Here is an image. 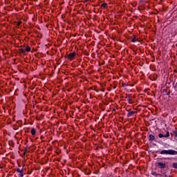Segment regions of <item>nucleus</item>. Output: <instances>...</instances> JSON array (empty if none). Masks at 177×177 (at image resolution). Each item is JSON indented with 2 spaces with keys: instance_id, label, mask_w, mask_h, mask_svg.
Masks as SVG:
<instances>
[{
  "instance_id": "obj_3",
  "label": "nucleus",
  "mask_w": 177,
  "mask_h": 177,
  "mask_svg": "<svg viewBox=\"0 0 177 177\" xmlns=\"http://www.w3.org/2000/svg\"><path fill=\"white\" fill-rule=\"evenodd\" d=\"M158 137L159 138H169V131H167V134L166 135H162V134H161V133H160L159 135H158Z\"/></svg>"
},
{
  "instance_id": "obj_14",
  "label": "nucleus",
  "mask_w": 177,
  "mask_h": 177,
  "mask_svg": "<svg viewBox=\"0 0 177 177\" xmlns=\"http://www.w3.org/2000/svg\"><path fill=\"white\" fill-rule=\"evenodd\" d=\"M102 6H104V8H106V6H107V4H102Z\"/></svg>"
},
{
  "instance_id": "obj_15",
  "label": "nucleus",
  "mask_w": 177,
  "mask_h": 177,
  "mask_svg": "<svg viewBox=\"0 0 177 177\" xmlns=\"http://www.w3.org/2000/svg\"><path fill=\"white\" fill-rule=\"evenodd\" d=\"M158 176H161V174H158Z\"/></svg>"
},
{
  "instance_id": "obj_9",
  "label": "nucleus",
  "mask_w": 177,
  "mask_h": 177,
  "mask_svg": "<svg viewBox=\"0 0 177 177\" xmlns=\"http://www.w3.org/2000/svg\"><path fill=\"white\" fill-rule=\"evenodd\" d=\"M138 41V39L136 37H133L131 40V42H136Z\"/></svg>"
},
{
  "instance_id": "obj_7",
  "label": "nucleus",
  "mask_w": 177,
  "mask_h": 177,
  "mask_svg": "<svg viewBox=\"0 0 177 177\" xmlns=\"http://www.w3.org/2000/svg\"><path fill=\"white\" fill-rule=\"evenodd\" d=\"M149 140H154V136L149 135Z\"/></svg>"
},
{
  "instance_id": "obj_5",
  "label": "nucleus",
  "mask_w": 177,
  "mask_h": 177,
  "mask_svg": "<svg viewBox=\"0 0 177 177\" xmlns=\"http://www.w3.org/2000/svg\"><path fill=\"white\" fill-rule=\"evenodd\" d=\"M133 114H135V112L131 111V112H129V113H128V117H131V116L133 115Z\"/></svg>"
},
{
  "instance_id": "obj_4",
  "label": "nucleus",
  "mask_w": 177,
  "mask_h": 177,
  "mask_svg": "<svg viewBox=\"0 0 177 177\" xmlns=\"http://www.w3.org/2000/svg\"><path fill=\"white\" fill-rule=\"evenodd\" d=\"M74 57H75V53H72L69 54V55H68L69 59H74Z\"/></svg>"
},
{
  "instance_id": "obj_2",
  "label": "nucleus",
  "mask_w": 177,
  "mask_h": 177,
  "mask_svg": "<svg viewBox=\"0 0 177 177\" xmlns=\"http://www.w3.org/2000/svg\"><path fill=\"white\" fill-rule=\"evenodd\" d=\"M157 164L158 167H159V168L161 169H165V168H168V166L165 163V162H158Z\"/></svg>"
},
{
  "instance_id": "obj_6",
  "label": "nucleus",
  "mask_w": 177,
  "mask_h": 177,
  "mask_svg": "<svg viewBox=\"0 0 177 177\" xmlns=\"http://www.w3.org/2000/svg\"><path fill=\"white\" fill-rule=\"evenodd\" d=\"M35 133H36L35 129H31V134H32V135H35Z\"/></svg>"
},
{
  "instance_id": "obj_8",
  "label": "nucleus",
  "mask_w": 177,
  "mask_h": 177,
  "mask_svg": "<svg viewBox=\"0 0 177 177\" xmlns=\"http://www.w3.org/2000/svg\"><path fill=\"white\" fill-rule=\"evenodd\" d=\"M172 165H173V168H176L177 169V162H174Z\"/></svg>"
},
{
  "instance_id": "obj_10",
  "label": "nucleus",
  "mask_w": 177,
  "mask_h": 177,
  "mask_svg": "<svg viewBox=\"0 0 177 177\" xmlns=\"http://www.w3.org/2000/svg\"><path fill=\"white\" fill-rule=\"evenodd\" d=\"M26 52H30V50H31V48L28 46L26 48Z\"/></svg>"
},
{
  "instance_id": "obj_1",
  "label": "nucleus",
  "mask_w": 177,
  "mask_h": 177,
  "mask_svg": "<svg viewBox=\"0 0 177 177\" xmlns=\"http://www.w3.org/2000/svg\"><path fill=\"white\" fill-rule=\"evenodd\" d=\"M160 154H169L170 156H176L177 151L174 149L162 150L160 151Z\"/></svg>"
},
{
  "instance_id": "obj_12",
  "label": "nucleus",
  "mask_w": 177,
  "mask_h": 177,
  "mask_svg": "<svg viewBox=\"0 0 177 177\" xmlns=\"http://www.w3.org/2000/svg\"><path fill=\"white\" fill-rule=\"evenodd\" d=\"M19 177H23L24 176L23 171L19 174Z\"/></svg>"
},
{
  "instance_id": "obj_13",
  "label": "nucleus",
  "mask_w": 177,
  "mask_h": 177,
  "mask_svg": "<svg viewBox=\"0 0 177 177\" xmlns=\"http://www.w3.org/2000/svg\"><path fill=\"white\" fill-rule=\"evenodd\" d=\"M152 175H153L154 176H158V174L156 172L152 173Z\"/></svg>"
},
{
  "instance_id": "obj_11",
  "label": "nucleus",
  "mask_w": 177,
  "mask_h": 177,
  "mask_svg": "<svg viewBox=\"0 0 177 177\" xmlns=\"http://www.w3.org/2000/svg\"><path fill=\"white\" fill-rule=\"evenodd\" d=\"M17 172H19V174H21V172H23V170H21L20 169H17Z\"/></svg>"
}]
</instances>
